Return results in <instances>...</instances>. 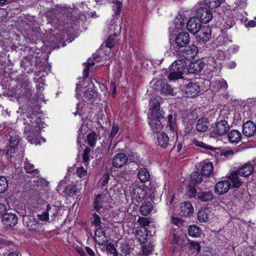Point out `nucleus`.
<instances>
[{
	"label": "nucleus",
	"mask_w": 256,
	"mask_h": 256,
	"mask_svg": "<svg viewBox=\"0 0 256 256\" xmlns=\"http://www.w3.org/2000/svg\"><path fill=\"white\" fill-rule=\"evenodd\" d=\"M254 170V168L250 164H246L244 165L238 171V174L242 176L247 177L251 175Z\"/></svg>",
	"instance_id": "obj_24"
},
{
	"label": "nucleus",
	"mask_w": 256,
	"mask_h": 256,
	"mask_svg": "<svg viewBox=\"0 0 256 256\" xmlns=\"http://www.w3.org/2000/svg\"><path fill=\"white\" fill-rule=\"evenodd\" d=\"M16 148L10 146H8L6 147L4 150V152L8 156H12V154L15 153Z\"/></svg>",
	"instance_id": "obj_57"
},
{
	"label": "nucleus",
	"mask_w": 256,
	"mask_h": 256,
	"mask_svg": "<svg viewBox=\"0 0 256 256\" xmlns=\"http://www.w3.org/2000/svg\"><path fill=\"white\" fill-rule=\"evenodd\" d=\"M188 234L192 237H200L202 233V229L196 225H191L188 228Z\"/></svg>",
	"instance_id": "obj_30"
},
{
	"label": "nucleus",
	"mask_w": 256,
	"mask_h": 256,
	"mask_svg": "<svg viewBox=\"0 0 256 256\" xmlns=\"http://www.w3.org/2000/svg\"><path fill=\"white\" fill-rule=\"evenodd\" d=\"M153 250V247L152 246L148 245L142 246V253L147 255L150 254Z\"/></svg>",
	"instance_id": "obj_62"
},
{
	"label": "nucleus",
	"mask_w": 256,
	"mask_h": 256,
	"mask_svg": "<svg viewBox=\"0 0 256 256\" xmlns=\"http://www.w3.org/2000/svg\"><path fill=\"white\" fill-rule=\"evenodd\" d=\"M112 10L114 12V14L118 15L120 14L122 4L118 0L113 2Z\"/></svg>",
	"instance_id": "obj_49"
},
{
	"label": "nucleus",
	"mask_w": 256,
	"mask_h": 256,
	"mask_svg": "<svg viewBox=\"0 0 256 256\" xmlns=\"http://www.w3.org/2000/svg\"><path fill=\"white\" fill-rule=\"evenodd\" d=\"M132 198L137 202H142L146 196V190L140 186H134L132 190Z\"/></svg>",
	"instance_id": "obj_10"
},
{
	"label": "nucleus",
	"mask_w": 256,
	"mask_h": 256,
	"mask_svg": "<svg viewBox=\"0 0 256 256\" xmlns=\"http://www.w3.org/2000/svg\"><path fill=\"white\" fill-rule=\"evenodd\" d=\"M8 181L4 176H0V193L4 192L8 188Z\"/></svg>",
	"instance_id": "obj_46"
},
{
	"label": "nucleus",
	"mask_w": 256,
	"mask_h": 256,
	"mask_svg": "<svg viewBox=\"0 0 256 256\" xmlns=\"http://www.w3.org/2000/svg\"><path fill=\"white\" fill-rule=\"evenodd\" d=\"M178 134L174 133L172 138L170 140L168 135L164 133H160L157 135V143L162 148L168 146H174L178 140Z\"/></svg>",
	"instance_id": "obj_5"
},
{
	"label": "nucleus",
	"mask_w": 256,
	"mask_h": 256,
	"mask_svg": "<svg viewBox=\"0 0 256 256\" xmlns=\"http://www.w3.org/2000/svg\"><path fill=\"white\" fill-rule=\"evenodd\" d=\"M152 208L150 202H144L140 208V212L142 216H146L151 212Z\"/></svg>",
	"instance_id": "obj_27"
},
{
	"label": "nucleus",
	"mask_w": 256,
	"mask_h": 256,
	"mask_svg": "<svg viewBox=\"0 0 256 256\" xmlns=\"http://www.w3.org/2000/svg\"><path fill=\"white\" fill-rule=\"evenodd\" d=\"M226 134L229 142L232 144H238L241 140L242 137L241 132L236 130H232Z\"/></svg>",
	"instance_id": "obj_20"
},
{
	"label": "nucleus",
	"mask_w": 256,
	"mask_h": 256,
	"mask_svg": "<svg viewBox=\"0 0 256 256\" xmlns=\"http://www.w3.org/2000/svg\"><path fill=\"white\" fill-rule=\"evenodd\" d=\"M212 87L215 88L217 92H224L227 90L228 84L226 80L224 79H222L220 80L213 82Z\"/></svg>",
	"instance_id": "obj_26"
},
{
	"label": "nucleus",
	"mask_w": 256,
	"mask_h": 256,
	"mask_svg": "<svg viewBox=\"0 0 256 256\" xmlns=\"http://www.w3.org/2000/svg\"><path fill=\"white\" fill-rule=\"evenodd\" d=\"M128 157L124 153L116 154L112 158V164L113 166L116 168H120L128 164Z\"/></svg>",
	"instance_id": "obj_8"
},
{
	"label": "nucleus",
	"mask_w": 256,
	"mask_h": 256,
	"mask_svg": "<svg viewBox=\"0 0 256 256\" xmlns=\"http://www.w3.org/2000/svg\"><path fill=\"white\" fill-rule=\"evenodd\" d=\"M200 87L194 82H190L186 87L185 94L186 97H194L200 92Z\"/></svg>",
	"instance_id": "obj_19"
},
{
	"label": "nucleus",
	"mask_w": 256,
	"mask_h": 256,
	"mask_svg": "<svg viewBox=\"0 0 256 256\" xmlns=\"http://www.w3.org/2000/svg\"><path fill=\"white\" fill-rule=\"evenodd\" d=\"M209 210L207 208L200 210L198 214V220L200 222H205L208 218Z\"/></svg>",
	"instance_id": "obj_35"
},
{
	"label": "nucleus",
	"mask_w": 256,
	"mask_h": 256,
	"mask_svg": "<svg viewBox=\"0 0 256 256\" xmlns=\"http://www.w3.org/2000/svg\"><path fill=\"white\" fill-rule=\"evenodd\" d=\"M196 14V17L200 20L202 23H208L212 18L211 10L206 8H200L198 9Z\"/></svg>",
	"instance_id": "obj_7"
},
{
	"label": "nucleus",
	"mask_w": 256,
	"mask_h": 256,
	"mask_svg": "<svg viewBox=\"0 0 256 256\" xmlns=\"http://www.w3.org/2000/svg\"><path fill=\"white\" fill-rule=\"evenodd\" d=\"M96 96L97 92L94 90V84L92 82L91 84H88L87 89L84 92V100L86 102L92 101L96 97Z\"/></svg>",
	"instance_id": "obj_13"
},
{
	"label": "nucleus",
	"mask_w": 256,
	"mask_h": 256,
	"mask_svg": "<svg viewBox=\"0 0 256 256\" xmlns=\"http://www.w3.org/2000/svg\"><path fill=\"white\" fill-rule=\"evenodd\" d=\"M116 35H110L106 42V46L108 48H112L114 45Z\"/></svg>",
	"instance_id": "obj_55"
},
{
	"label": "nucleus",
	"mask_w": 256,
	"mask_h": 256,
	"mask_svg": "<svg viewBox=\"0 0 256 256\" xmlns=\"http://www.w3.org/2000/svg\"><path fill=\"white\" fill-rule=\"evenodd\" d=\"M213 171V164L211 162H206L202 168L201 173L204 176H210Z\"/></svg>",
	"instance_id": "obj_32"
},
{
	"label": "nucleus",
	"mask_w": 256,
	"mask_h": 256,
	"mask_svg": "<svg viewBox=\"0 0 256 256\" xmlns=\"http://www.w3.org/2000/svg\"><path fill=\"white\" fill-rule=\"evenodd\" d=\"M20 142V138L18 136H10V146L17 148Z\"/></svg>",
	"instance_id": "obj_53"
},
{
	"label": "nucleus",
	"mask_w": 256,
	"mask_h": 256,
	"mask_svg": "<svg viewBox=\"0 0 256 256\" xmlns=\"http://www.w3.org/2000/svg\"><path fill=\"white\" fill-rule=\"evenodd\" d=\"M104 196L103 194H98L94 203V208L100 214L104 210L103 204L104 202Z\"/></svg>",
	"instance_id": "obj_23"
},
{
	"label": "nucleus",
	"mask_w": 256,
	"mask_h": 256,
	"mask_svg": "<svg viewBox=\"0 0 256 256\" xmlns=\"http://www.w3.org/2000/svg\"><path fill=\"white\" fill-rule=\"evenodd\" d=\"M64 192L69 196H72L76 193L77 188L74 184L68 185L66 188Z\"/></svg>",
	"instance_id": "obj_45"
},
{
	"label": "nucleus",
	"mask_w": 256,
	"mask_h": 256,
	"mask_svg": "<svg viewBox=\"0 0 256 256\" xmlns=\"http://www.w3.org/2000/svg\"><path fill=\"white\" fill-rule=\"evenodd\" d=\"M24 168L28 173L38 174V170L34 168V165L28 162H26L24 163Z\"/></svg>",
	"instance_id": "obj_42"
},
{
	"label": "nucleus",
	"mask_w": 256,
	"mask_h": 256,
	"mask_svg": "<svg viewBox=\"0 0 256 256\" xmlns=\"http://www.w3.org/2000/svg\"><path fill=\"white\" fill-rule=\"evenodd\" d=\"M214 199V195L211 190H200L197 192V200L202 202H209Z\"/></svg>",
	"instance_id": "obj_17"
},
{
	"label": "nucleus",
	"mask_w": 256,
	"mask_h": 256,
	"mask_svg": "<svg viewBox=\"0 0 256 256\" xmlns=\"http://www.w3.org/2000/svg\"><path fill=\"white\" fill-rule=\"evenodd\" d=\"M174 23L177 29H182L185 24L184 18L182 16H180L175 18Z\"/></svg>",
	"instance_id": "obj_44"
},
{
	"label": "nucleus",
	"mask_w": 256,
	"mask_h": 256,
	"mask_svg": "<svg viewBox=\"0 0 256 256\" xmlns=\"http://www.w3.org/2000/svg\"><path fill=\"white\" fill-rule=\"evenodd\" d=\"M198 52V48L195 45L192 44L182 50H180L178 54V60L184 62L190 60L194 58Z\"/></svg>",
	"instance_id": "obj_4"
},
{
	"label": "nucleus",
	"mask_w": 256,
	"mask_h": 256,
	"mask_svg": "<svg viewBox=\"0 0 256 256\" xmlns=\"http://www.w3.org/2000/svg\"><path fill=\"white\" fill-rule=\"evenodd\" d=\"M92 223L94 224L96 227H102L100 224L101 220L100 216L96 213L92 214V217L91 218Z\"/></svg>",
	"instance_id": "obj_48"
},
{
	"label": "nucleus",
	"mask_w": 256,
	"mask_h": 256,
	"mask_svg": "<svg viewBox=\"0 0 256 256\" xmlns=\"http://www.w3.org/2000/svg\"><path fill=\"white\" fill-rule=\"evenodd\" d=\"M192 144L193 145L200 147H204V142H202L198 141L196 140H194Z\"/></svg>",
	"instance_id": "obj_64"
},
{
	"label": "nucleus",
	"mask_w": 256,
	"mask_h": 256,
	"mask_svg": "<svg viewBox=\"0 0 256 256\" xmlns=\"http://www.w3.org/2000/svg\"><path fill=\"white\" fill-rule=\"evenodd\" d=\"M158 84L160 85V92L162 94H164L165 95H172L173 88L168 84L162 82L161 81H158Z\"/></svg>",
	"instance_id": "obj_31"
},
{
	"label": "nucleus",
	"mask_w": 256,
	"mask_h": 256,
	"mask_svg": "<svg viewBox=\"0 0 256 256\" xmlns=\"http://www.w3.org/2000/svg\"><path fill=\"white\" fill-rule=\"evenodd\" d=\"M199 32L198 36L200 40H202L204 42L206 43L211 38L210 30V28H202Z\"/></svg>",
	"instance_id": "obj_33"
},
{
	"label": "nucleus",
	"mask_w": 256,
	"mask_h": 256,
	"mask_svg": "<svg viewBox=\"0 0 256 256\" xmlns=\"http://www.w3.org/2000/svg\"><path fill=\"white\" fill-rule=\"evenodd\" d=\"M190 248L194 252L198 253L200 250V244L196 242H192L190 244Z\"/></svg>",
	"instance_id": "obj_54"
},
{
	"label": "nucleus",
	"mask_w": 256,
	"mask_h": 256,
	"mask_svg": "<svg viewBox=\"0 0 256 256\" xmlns=\"http://www.w3.org/2000/svg\"><path fill=\"white\" fill-rule=\"evenodd\" d=\"M59 208L54 205L47 204L46 208V212H47L48 216H51L52 218L54 220L58 214Z\"/></svg>",
	"instance_id": "obj_28"
},
{
	"label": "nucleus",
	"mask_w": 256,
	"mask_h": 256,
	"mask_svg": "<svg viewBox=\"0 0 256 256\" xmlns=\"http://www.w3.org/2000/svg\"><path fill=\"white\" fill-rule=\"evenodd\" d=\"M87 166H86V168H84L83 166L78 167L76 171V174L81 178L86 176L87 174Z\"/></svg>",
	"instance_id": "obj_52"
},
{
	"label": "nucleus",
	"mask_w": 256,
	"mask_h": 256,
	"mask_svg": "<svg viewBox=\"0 0 256 256\" xmlns=\"http://www.w3.org/2000/svg\"><path fill=\"white\" fill-rule=\"evenodd\" d=\"M96 242L99 245H104L108 242V240L106 236L105 232L102 227L96 228L94 237Z\"/></svg>",
	"instance_id": "obj_14"
},
{
	"label": "nucleus",
	"mask_w": 256,
	"mask_h": 256,
	"mask_svg": "<svg viewBox=\"0 0 256 256\" xmlns=\"http://www.w3.org/2000/svg\"><path fill=\"white\" fill-rule=\"evenodd\" d=\"M231 186L228 180H222L218 182L215 186V192L221 195L228 192Z\"/></svg>",
	"instance_id": "obj_15"
},
{
	"label": "nucleus",
	"mask_w": 256,
	"mask_h": 256,
	"mask_svg": "<svg viewBox=\"0 0 256 256\" xmlns=\"http://www.w3.org/2000/svg\"><path fill=\"white\" fill-rule=\"evenodd\" d=\"M26 224L31 230H34L38 228L39 224L35 218H28L26 220Z\"/></svg>",
	"instance_id": "obj_34"
},
{
	"label": "nucleus",
	"mask_w": 256,
	"mask_h": 256,
	"mask_svg": "<svg viewBox=\"0 0 256 256\" xmlns=\"http://www.w3.org/2000/svg\"><path fill=\"white\" fill-rule=\"evenodd\" d=\"M190 42V35L187 32H180L175 38V43L180 48L188 45Z\"/></svg>",
	"instance_id": "obj_11"
},
{
	"label": "nucleus",
	"mask_w": 256,
	"mask_h": 256,
	"mask_svg": "<svg viewBox=\"0 0 256 256\" xmlns=\"http://www.w3.org/2000/svg\"><path fill=\"white\" fill-rule=\"evenodd\" d=\"M106 250L108 254H112L113 256H118L114 246L111 243H109L106 245Z\"/></svg>",
	"instance_id": "obj_50"
},
{
	"label": "nucleus",
	"mask_w": 256,
	"mask_h": 256,
	"mask_svg": "<svg viewBox=\"0 0 256 256\" xmlns=\"http://www.w3.org/2000/svg\"><path fill=\"white\" fill-rule=\"evenodd\" d=\"M186 66V62L178 59L176 60L170 66L168 79L170 80H174L182 78Z\"/></svg>",
	"instance_id": "obj_2"
},
{
	"label": "nucleus",
	"mask_w": 256,
	"mask_h": 256,
	"mask_svg": "<svg viewBox=\"0 0 256 256\" xmlns=\"http://www.w3.org/2000/svg\"><path fill=\"white\" fill-rule=\"evenodd\" d=\"M120 130V127L117 124H114L110 132V138H114Z\"/></svg>",
	"instance_id": "obj_58"
},
{
	"label": "nucleus",
	"mask_w": 256,
	"mask_h": 256,
	"mask_svg": "<svg viewBox=\"0 0 256 256\" xmlns=\"http://www.w3.org/2000/svg\"><path fill=\"white\" fill-rule=\"evenodd\" d=\"M95 63L90 59L88 60V62L84 64V70L83 71L84 76L88 77V72L90 70L91 66L94 65Z\"/></svg>",
	"instance_id": "obj_47"
},
{
	"label": "nucleus",
	"mask_w": 256,
	"mask_h": 256,
	"mask_svg": "<svg viewBox=\"0 0 256 256\" xmlns=\"http://www.w3.org/2000/svg\"><path fill=\"white\" fill-rule=\"evenodd\" d=\"M149 124L154 132L158 134L162 128L163 126L160 120L150 118Z\"/></svg>",
	"instance_id": "obj_25"
},
{
	"label": "nucleus",
	"mask_w": 256,
	"mask_h": 256,
	"mask_svg": "<svg viewBox=\"0 0 256 256\" xmlns=\"http://www.w3.org/2000/svg\"><path fill=\"white\" fill-rule=\"evenodd\" d=\"M171 222L176 226H180L182 224V220L180 218L172 216L171 218Z\"/></svg>",
	"instance_id": "obj_61"
},
{
	"label": "nucleus",
	"mask_w": 256,
	"mask_h": 256,
	"mask_svg": "<svg viewBox=\"0 0 256 256\" xmlns=\"http://www.w3.org/2000/svg\"><path fill=\"white\" fill-rule=\"evenodd\" d=\"M97 140V136L96 132H92L87 136V141L88 144L92 147H94Z\"/></svg>",
	"instance_id": "obj_39"
},
{
	"label": "nucleus",
	"mask_w": 256,
	"mask_h": 256,
	"mask_svg": "<svg viewBox=\"0 0 256 256\" xmlns=\"http://www.w3.org/2000/svg\"><path fill=\"white\" fill-rule=\"evenodd\" d=\"M168 127L169 128L170 130L171 131L172 134L174 135V133H177L176 128L174 120L172 114H169L168 116Z\"/></svg>",
	"instance_id": "obj_38"
},
{
	"label": "nucleus",
	"mask_w": 256,
	"mask_h": 256,
	"mask_svg": "<svg viewBox=\"0 0 256 256\" xmlns=\"http://www.w3.org/2000/svg\"><path fill=\"white\" fill-rule=\"evenodd\" d=\"M138 177L142 182H148L150 179V174L145 168H142L138 172Z\"/></svg>",
	"instance_id": "obj_29"
},
{
	"label": "nucleus",
	"mask_w": 256,
	"mask_h": 256,
	"mask_svg": "<svg viewBox=\"0 0 256 256\" xmlns=\"http://www.w3.org/2000/svg\"><path fill=\"white\" fill-rule=\"evenodd\" d=\"M208 122L202 119H199L196 125V130L199 132H204L207 130Z\"/></svg>",
	"instance_id": "obj_37"
},
{
	"label": "nucleus",
	"mask_w": 256,
	"mask_h": 256,
	"mask_svg": "<svg viewBox=\"0 0 256 256\" xmlns=\"http://www.w3.org/2000/svg\"><path fill=\"white\" fill-rule=\"evenodd\" d=\"M138 222L140 223V224L142 225V226H148L150 221L147 218H144V217H139L138 218Z\"/></svg>",
	"instance_id": "obj_60"
},
{
	"label": "nucleus",
	"mask_w": 256,
	"mask_h": 256,
	"mask_svg": "<svg viewBox=\"0 0 256 256\" xmlns=\"http://www.w3.org/2000/svg\"><path fill=\"white\" fill-rule=\"evenodd\" d=\"M90 149L89 148L86 147L84 151L83 154V162L85 166H87L90 161Z\"/></svg>",
	"instance_id": "obj_51"
},
{
	"label": "nucleus",
	"mask_w": 256,
	"mask_h": 256,
	"mask_svg": "<svg viewBox=\"0 0 256 256\" xmlns=\"http://www.w3.org/2000/svg\"><path fill=\"white\" fill-rule=\"evenodd\" d=\"M194 212V208L190 202L182 204L180 207V214L182 216H189Z\"/></svg>",
	"instance_id": "obj_22"
},
{
	"label": "nucleus",
	"mask_w": 256,
	"mask_h": 256,
	"mask_svg": "<svg viewBox=\"0 0 256 256\" xmlns=\"http://www.w3.org/2000/svg\"><path fill=\"white\" fill-rule=\"evenodd\" d=\"M2 222L6 227H14L18 222L17 216L12 213H4L2 215Z\"/></svg>",
	"instance_id": "obj_9"
},
{
	"label": "nucleus",
	"mask_w": 256,
	"mask_h": 256,
	"mask_svg": "<svg viewBox=\"0 0 256 256\" xmlns=\"http://www.w3.org/2000/svg\"><path fill=\"white\" fill-rule=\"evenodd\" d=\"M38 217L39 220L44 222H48L49 220V217L47 212H46V210L44 212H42L41 214H38Z\"/></svg>",
	"instance_id": "obj_59"
},
{
	"label": "nucleus",
	"mask_w": 256,
	"mask_h": 256,
	"mask_svg": "<svg viewBox=\"0 0 256 256\" xmlns=\"http://www.w3.org/2000/svg\"><path fill=\"white\" fill-rule=\"evenodd\" d=\"M25 120L26 122L24 123L25 125L24 132V136L30 144H37L38 137L40 134V128L38 124L40 120L35 115L27 116Z\"/></svg>",
	"instance_id": "obj_1"
},
{
	"label": "nucleus",
	"mask_w": 256,
	"mask_h": 256,
	"mask_svg": "<svg viewBox=\"0 0 256 256\" xmlns=\"http://www.w3.org/2000/svg\"><path fill=\"white\" fill-rule=\"evenodd\" d=\"M132 250L130 246L126 242L122 243L120 245V251L125 254V256L130 255Z\"/></svg>",
	"instance_id": "obj_43"
},
{
	"label": "nucleus",
	"mask_w": 256,
	"mask_h": 256,
	"mask_svg": "<svg viewBox=\"0 0 256 256\" xmlns=\"http://www.w3.org/2000/svg\"><path fill=\"white\" fill-rule=\"evenodd\" d=\"M188 195L190 198H196L197 199V192L195 188L190 187L188 191Z\"/></svg>",
	"instance_id": "obj_63"
},
{
	"label": "nucleus",
	"mask_w": 256,
	"mask_h": 256,
	"mask_svg": "<svg viewBox=\"0 0 256 256\" xmlns=\"http://www.w3.org/2000/svg\"><path fill=\"white\" fill-rule=\"evenodd\" d=\"M230 130V126L224 120H218L214 126L210 134L211 138H218L225 136Z\"/></svg>",
	"instance_id": "obj_3"
},
{
	"label": "nucleus",
	"mask_w": 256,
	"mask_h": 256,
	"mask_svg": "<svg viewBox=\"0 0 256 256\" xmlns=\"http://www.w3.org/2000/svg\"><path fill=\"white\" fill-rule=\"evenodd\" d=\"M229 178L234 188H238L241 186L242 182L236 172L232 173Z\"/></svg>",
	"instance_id": "obj_36"
},
{
	"label": "nucleus",
	"mask_w": 256,
	"mask_h": 256,
	"mask_svg": "<svg viewBox=\"0 0 256 256\" xmlns=\"http://www.w3.org/2000/svg\"><path fill=\"white\" fill-rule=\"evenodd\" d=\"M134 235L138 241L141 244L147 241L148 232L146 228L144 226H138L134 232Z\"/></svg>",
	"instance_id": "obj_12"
},
{
	"label": "nucleus",
	"mask_w": 256,
	"mask_h": 256,
	"mask_svg": "<svg viewBox=\"0 0 256 256\" xmlns=\"http://www.w3.org/2000/svg\"><path fill=\"white\" fill-rule=\"evenodd\" d=\"M222 0H204L206 5L210 8H214L219 6Z\"/></svg>",
	"instance_id": "obj_40"
},
{
	"label": "nucleus",
	"mask_w": 256,
	"mask_h": 256,
	"mask_svg": "<svg viewBox=\"0 0 256 256\" xmlns=\"http://www.w3.org/2000/svg\"><path fill=\"white\" fill-rule=\"evenodd\" d=\"M154 102V100L152 99H151L150 102V104L154 105L152 110V117L151 118H155L160 120L163 117L162 111L160 109V104L158 101L156 102Z\"/></svg>",
	"instance_id": "obj_21"
},
{
	"label": "nucleus",
	"mask_w": 256,
	"mask_h": 256,
	"mask_svg": "<svg viewBox=\"0 0 256 256\" xmlns=\"http://www.w3.org/2000/svg\"><path fill=\"white\" fill-rule=\"evenodd\" d=\"M202 28V22L196 16L190 18L186 23L187 30L193 34H197Z\"/></svg>",
	"instance_id": "obj_6"
},
{
	"label": "nucleus",
	"mask_w": 256,
	"mask_h": 256,
	"mask_svg": "<svg viewBox=\"0 0 256 256\" xmlns=\"http://www.w3.org/2000/svg\"><path fill=\"white\" fill-rule=\"evenodd\" d=\"M110 179V175L108 173L104 174L102 178L100 180L99 183L102 187L105 186L108 184Z\"/></svg>",
	"instance_id": "obj_56"
},
{
	"label": "nucleus",
	"mask_w": 256,
	"mask_h": 256,
	"mask_svg": "<svg viewBox=\"0 0 256 256\" xmlns=\"http://www.w3.org/2000/svg\"><path fill=\"white\" fill-rule=\"evenodd\" d=\"M191 180L194 184L200 183L202 180V174L198 172H194L190 175Z\"/></svg>",
	"instance_id": "obj_41"
},
{
	"label": "nucleus",
	"mask_w": 256,
	"mask_h": 256,
	"mask_svg": "<svg viewBox=\"0 0 256 256\" xmlns=\"http://www.w3.org/2000/svg\"><path fill=\"white\" fill-rule=\"evenodd\" d=\"M256 132V125L252 120H248L245 122L242 126V132L244 136H251Z\"/></svg>",
	"instance_id": "obj_16"
},
{
	"label": "nucleus",
	"mask_w": 256,
	"mask_h": 256,
	"mask_svg": "<svg viewBox=\"0 0 256 256\" xmlns=\"http://www.w3.org/2000/svg\"><path fill=\"white\" fill-rule=\"evenodd\" d=\"M204 63L202 60H198L190 64L188 71L190 74H198L204 68Z\"/></svg>",
	"instance_id": "obj_18"
}]
</instances>
